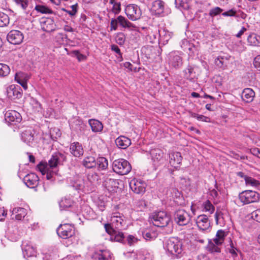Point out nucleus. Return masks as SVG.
<instances>
[{
    "mask_svg": "<svg viewBox=\"0 0 260 260\" xmlns=\"http://www.w3.org/2000/svg\"><path fill=\"white\" fill-rule=\"evenodd\" d=\"M66 160V155L57 152L52 155L48 163L41 161L37 165V167L43 175L46 174L47 180L53 181L55 179L54 176L57 174V167L62 165Z\"/></svg>",
    "mask_w": 260,
    "mask_h": 260,
    "instance_id": "1",
    "label": "nucleus"
},
{
    "mask_svg": "<svg viewBox=\"0 0 260 260\" xmlns=\"http://www.w3.org/2000/svg\"><path fill=\"white\" fill-rule=\"evenodd\" d=\"M164 248L173 258H179L182 256V243L177 238L172 237L168 239Z\"/></svg>",
    "mask_w": 260,
    "mask_h": 260,
    "instance_id": "2",
    "label": "nucleus"
},
{
    "mask_svg": "<svg viewBox=\"0 0 260 260\" xmlns=\"http://www.w3.org/2000/svg\"><path fill=\"white\" fill-rule=\"evenodd\" d=\"M150 218L153 225L158 227L166 226L171 221L170 216L163 211L152 213Z\"/></svg>",
    "mask_w": 260,
    "mask_h": 260,
    "instance_id": "3",
    "label": "nucleus"
},
{
    "mask_svg": "<svg viewBox=\"0 0 260 260\" xmlns=\"http://www.w3.org/2000/svg\"><path fill=\"white\" fill-rule=\"evenodd\" d=\"M238 198L243 205L258 202L260 199V194L256 191L246 190L239 194Z\"/></svg>",
    "mask_w": 260,
    "mask_h": 260,
    "instance_id": "4",
    "label": "nucleus"
},
{
    "mask_svg": "<svg viewBox=\"0 0 260 260\" xmlns=\"http://www.w3.org/2000/svg\"><path fill=\"white\" fill-rule=\"evenodd\" d=\"M112 169L114 172L121 175H126L129 173L132 167L129 162L123 158L115 160L112 164Z\"/></svg>",
    "mask_w": 260,
    "mask_h": 260,
    "instance_id": "5",
    "label": "nucleus"
},
{
    "mask_svg": "<svg viewBox=\"0 0 260 260\" xmlns=\"http://www.w3.org/2000/svg\"><path fill=\"white\" fill-rule=\"evenodd\" d=\"M123 28H127L133 29L136 26L130 22L126 18L120 15L117 18H112L110 22L111 30H116L117 29L118 24Z\"/></svg>",
    "mask_w": 260,
    "mask_h": 260,
    "instance_id": "6",
    "label": "nucleus"
},
{
    "mask_svg": "<svg viewBox=\"0 0 260 260\" xmlns=\"http://www.w3.org/2000/svg\"><path fill=\"white\" fill-rule=\"evenodd\" d=\"M111 227L117 230H121L126 226V222L124 216L117 212L113 213L111 217Z\"/></svg>",
    "mask_w": 260,
    "mask_h": 260,
    "instance_id": "7",
    "label": "nucleus"
},
{
    "mask_svg": "<svg viewBox=\"0 0 260 260\" xmlns=\"http://www.w3.org/2000/svg\"><path fill=\"white\" fill-rule=\"evenodd\" d=\"M175 222L180 226H183L188 224L191 220L189 214L183 209H178L174 214Z\"/></svg>",
    "mask_w": 260,
    "mask_h": 260,
    "instance_id": "8",
    "label": "nucleus"
},
{
    "mask_svg": "<svg viewBox=\"0 0 260 260\" xmlns=\"http://www.w3.org/2000/svg\"><path fill=\"white\" fill-rule=\"evenodd\" d=\"M125 13L128 19L132 21L139 19L142 15L140 7L135 4L128 5L125 8Z\"/></svg>",
    "mask_w": 260,
    "mask_h": 260,
    "instance_id": "9",
    "label": "nucleus"
},
{
    "mask_svg": "<svg viewBox=\"0 0 260 260\" xmlns=\"http://www.w3.org/2000/svg\"><path fill=\"white\" fill-rule=\"evenodd\" d=\"M168 62L170 66L175 69H178L183 64L181 53L178 51L172 52L168 55Z\"/></svg>",
    "mask_w": 260,
    "mask_h": 260,
    "instance_id": "10",
    "label": "nucleus"
},
{
    "mask_svg": "<svg viewBox=\"0 0 260 260\" xmlns=\"http://www.w3.org/2000/svg\"><path fill=\"white\" fill-rule=\"evenodd\" d=\"M129 185L132 190L137 194H143L146 190V183L140 179L134 178L131 180Z\"/></svg>",
    "mask_w": 260,
    "mask_h": 260,
    "instance_id": "11",
    "label": "nucleus"
},
{
    "mask_svg": "<svg viewBox=\"0 0 260 260\" xmlns=\"http://www.w3.org/2000/svg\"><path fill=\"white\" fill-rule=\"evenodd\" d=\"M56 231L58 235L62 239L71 238L75 234L73 226L69 224H60Z\"/></svg>",
    "mask_w": 260,
    "mask_h": 260,
    "instance_id": "12",
    "label": "nucleus"
},
{
    "mask_svg": "<svg viewBox=\"0 0 260 260\" xmlns=\"http://www.w3.org/2000/svg\"><path fill=\"white\" fill-rule=\"evenodd\" d=\"M23 34L18 30H12L7 35L8 41L12 44H20L23 41Z\"/></svg>",
    "mask_w": 260,
    "mask_h": 260,
    "instance_id": "13",
    "label": "nucleus"
},
{
    "mask_svg": "<svg viewBox=\"0 0 260 260\" xmlns=\"http://www.w3.org/2000/svg\"><path fill=\"white\" fill-rule=\"evenodd\" d=\"M105 229L106 231L109 234L111 235L110 240L111 241H115L118 242H122L123 241L124 236L121 232H119V231H116L113 229L109 223L105 224Z\"/></svg>",
    "mask_w": 260,
    "mask_h": 260,
    "instance_id": "14",
    "label": "nucleus"
},
{
    "mask_svg": "<svg viewBox=\"0 0 260 260\" xmlns=\"http://www.w3.org/2000/svg\"><path fill=\"white\" fill-rule=\"evenodd\" d=\"M114 174L112 172H109L103 177V185L108 190H112L113 187H117L118 181L113 178Z\"/></svg>",
    "mask_w": 260,
    "mask_h": 260,
    "instance_id": "15",
    "label": "nucleus"
},
{
    "mask_svg": "<svg viewBox=\"0 0 260 260\" xmlns=\"http://www.w3.org/2000/svg\"><path fill=\"white\" fill-rule=\"evenodd\" d=\"M196 223L201 231L207 232L210 231V222L207 215L202 214L198 216L196 219Z\"/></svg>",
    "mask_w": 260,
    "mask_h": 260,
    "instance_id": "16",
    "label": "nucleus"
},
{
    "mask_svg": "<svg viewBox=\"0 0 260 260\" xmlns=\"http://www.w3.org/2000/svg\"><path fill=\"white\" fill-rule=\"evenodd\" d=\"M5 119L10 124H16L22 120L20 113L13 110L7 111L5 114Z\"/></svg>",
    "mask_w": 260,
    "mask_h": 260,
    "instance_id": "17",
    "label": "nucleus"
},
{
    "mask_svg": "<svg viewBox=\"0 0 260 260\" xmlns=\"http://www.w3.org/2000/svg\"><path fill=\"white\" fill-rule=\"evenodd\" d=\"M39 181L38 176L33 173L27 174L23 178L24 183L30 188L36 187L39 184Z\"/></svg>",
    "mask_w": 260,
    "mask_h": 260,
    "instance_id": "18",
    "label": "nucleus"
},
{
    "mask_svg": "<svg viewBox=\"0 0 260 260\" xmlns=\"http://www.w3.org/2000/svg\"><path fill=\"white\" fill-rule=\"evenodd\" d=\"M7 93L9 98L11 100L20 99L21 98V89L19 86L11 85L7 88Z\"/></svg>",
    "mask_w": 260,
    "mask_h": 260,
    "instance_id": "19",
    "label": "nucleus"
},
{
    "mask_svg": "<svg viewBox=\"0 0 260 260\" xmlns=\"http://www.w3.org/2000/svg\"><path fill=\"white\" fill-rule=\"evenodd\" d=\"M22 250L23 257L27 259L29 257L36 255V250L31 244L26 241L23 242L22 244Z\"/></svg>",
    "mask_w": 260,
    "mask_h": 260,
    "instance_id": "20",
    "label": "nucleus"
},
{
    "mask_svg": "<svg viewBox=\"0 0 260 260\" xmlns=\"http://www.w3.org/2000/svg\"><path fill=\"white\" fill-rule=\"evenodd\" d=\"M35 131L30 127H27L21 132L22 140L26 144L30 145L34 140Z\"/></svg>",
    "mask_w": 260,
    "mask_h": 260,
    "instance_id": "21",
    "label": "nucleus"
},
{
    "mask_svg": "<svg viewBox=\"0 0 260 260\" xmlns=\"http://www.w3.org/2000/svg\"><path fill=\"white\" fill-rule=\"evenodd\" d=\"M42 29L46 32H51L55 29L54 20L50 18H43L40 21Z\"/></svg>",
    "mask_w": 260,
    "mask_h": 260,
    "instance_id": "22",
    "label": "nucleus"
},
{
    "mask_svg": "<svg viewBox=\"0 0 260 260\" xmlns=\"http://www.w3.org/2000/svg\"><path fill=\"white\" fill-rule=\"evenodd\" d=\"M73 186L77 190L85 189L89 191L90 184H87L86 182H84L82 176L78 175L74 177Z\"/></svg>",
    "mask_w": 260,
    "mask_h": 260,
    "instance_id": "23",
    "label": "nucleus"
},
{
    "mask_svg": "<svg viewBox=\"0 0 260 260\" xmlns=\"http://www.w3.org/2000/svg\"><path fill=\"white\" fill-rule=\"evenodd\" d=\"M196 69L197 67L195 66L188 64L183 71L184 78L188 80L194 82L196 79H197Z\"/></svg>",
    "mask_w": 260,
    "mask_h": 260,
    "instance_id": "24",
    "label": "nucleus"
},
{
    "mask_svg": "<svg viewBox=\"0 0 260 260\" xmlns=\"http://www.w3.org/2000/svg\"><path fill=\"white\" fill-rule=\"evenodd\" d=\"M94 260H109L111 258V252L107 249L96 250L92 254Z\"/></svg>",
    "mask_w": 260,
    "mask_h": 260,
    "instance_id": "25",
    "label": "nucleus"
},
{
    "mask_svg": "<svg viewBox=\"0 0 260 260\" xmlns=\"http://www.w3.org/2000/svg\"><path fill=\"white\" fill-rule=\"evenodd\" d=\"M70 151L75 157H80L83 156L84 150L81 144L78 142H75L71 144Z\"/></svg>",
    "mask_w": 260,
    "mask_h": 260,
    "instance_id": "26",
    "label": "nucleus"
},
{
    "mask_svg": "<svg viewBox=\"0 0 260 260\" xmlns=\"http://www.w3.org/2000/svg\"><path fill=\"white\" fill-rule=\"evenodd\" d=\"M169 162L171 166L176 169L179 167V165H180L182 159V156L180 152H174L170 153L169 155Z\"/></svg>",
    "mask_w": 260,
    "mask_h": 260,
    "instance_id": "27",
    "label": "nucleus"
},
{
    "mask_svg": "<svg viewBox=\"0 0 260 260\" xmlns=\"http://www.w3.org/2000/svg\"><path fill=\"white\" fill-rule=\"evenodd\" d=\"M159 34L158 41L160 44L164 45L167 44L169 40L172 38V33L165 28H161L158 30Z\"/></svg>",
    "mask_w": 260,
    "mask_h": 260,
    "instance_id": "28",
    "label": "nucleus"
},
{
    "mask_svg": "<svg viewBox=\"0 0 260 260\" xmlns=\"http://www.w3.org/2000/svg\"><path fill=\"white\" fill-rule=\"evenodd\" d=\"M115 142L118 148L125 149L131 144V140L125 136H120L116 138Z\"/></svg>",
    "mask_w": 260,
    "mask_h": 260,
    "instance_id": "29",
    "label": "nucleus"
},
{
    "mask_svg": "<svg viewBox=\"0 0 260 260\" xmlns=\"http://www.w3.org/2000/svg\"><path fill=\"white\" fill-rule=\"evenodd\" d=\"M12 219L17 220H21L27 214V211L25 209L21 207H16L13 209Z\"/></svg>",
    "mask_w": 260,
    "mask_h": 260,
    "instance_id": "30",
    "label": "nucleus"
},
{
    "mask_svg": "<svg viewBox=\"0 0 260 260\" xmlns=\"http://www.w3.org/2000/svg\"><path fill=\"white\" fill-rule=\"evenodd\" d=\"M14 2L17 6L20 7L24 11L27 18H28L29 16H32L34 11L32 12L26 11L27 8L30 5L29 0H14Z\"/></svg>",
    "mask_w": 260,
    "mask_h": 260,
    "instance_id": "31",
    "label": "nucleus"
},
{
    "mask_svg": "<svg viewBox=\"0 0 260 260\" xmlns=\"http://www.w3.org/2000/svg\"><path fill=\"white\" fill-rule=\"evenodd\" d=\"M165 3L161 0H156L152 3V10L156 15H161L164 13Z\"/></svg>",
    "mask_w": 260,
    "mask_h": 260,
    "instance_id": "32",
    "label": "nucleus"
},
{
    "mask_svg": "<svg viewBox=\"0 0 260 260\" xmlns=\"http://www.w3.org/2000/svg\"><path fill=\"white\" fill-rule=\"evenodd\" d=\"M254 96V91L249 88L244 89L241 94L242 99L246 103H250L253 101Z\"/></svg>",
    "mask_w": 260,
    "mask_h": 260,
    "instance_id": "33",
    "label": "nucleus"
},
{
    "mask_svg": "<svg viewBox=\"0 0 260 260\" xmlns=\"http://www.w3.org/2000/svg\"><path fill=\"white\" fill-rule=\"evenodd\" d=\"M150 154L154 165H156L162 160L164 153L159 149H154L150 150Z\"/></svg>",
    "mask_w": 260,
    "mask_h": 260,
    "instance_id": "34",
    "label": "nucleus"
},
{
    "mask_svg": "<svg viewBox=\"0 0 260 260\" xmlns=\"http://www.w3.org/2000/svg\"><path fill=\"white\" fill-rule=\"evenodd\" d=\"M231 56L219 55L215 59V63L216 65L222 69H225L227 67V61L230 59Z\"/></svg>",
    "mask_w": 260,
    "mask_h": 260,
    "instance_id": "35",
    "label": "nucleus"
},
{
    "mask_svg": "<svg viewBox=\"0 0 260 260\" xmlns=\"http://www.w3.org/2000/svg\"><path fill=\"white\" fill-rule=\"evenodd\" d=\"M88 123L93 132H101L103 129V125L102 123L98 120L94 119H89L88 120Z\"/></svg>",
    "mask_w": 260,
    "mask_h": 260,
    "instance_id": "36",
    "label": "nucleus"
},
{
    "mask_svg": "<svg viewBox=\"0 0 260 260\" xmlns=\"http://www.w3.org/2000/svg\"><path fill=\"white\" fill-rule=\"evenodd\" d=\"M96 160L95 157L91 156H86L83 160L82 164L86 168L91 169L96 166Z\"/></svg>",
    "mask_w": 260,
    "mask_h": 260,
    "instance_id": "37",
    "label": "nucleus"
},
{
    "mask_svg": "<svg viewBox=\"0 0 260 260\" xmlns=\"http://www.w3.org/2000/svg\"><path fill=\"white\" fill-rule=\"evenodd\" d=\"M225 236V232L222 230H219L217 231L215 237L211 240L217 245H221L224 241Z\"/></svg>",
    "mask_w": 260,
    "mask_h": 260,
    "instance_id": "38",
    "label": "nucleus"
},
{
    "mask_svg": "<svg viewBox=\"0 0 260 260\" xmlns=\"http://www.w3.org/2000/svg\"><path fill=\"white\" fill-rule=\"evenodd\" d=\"M247 42L249 45L260 46V36L251 33L247 37Z\"/></svg>",
    "mask_w": 260,
    "mask_h": 260,
    "instance_id": "39",
    "label": "nucleus"
},
{
    "mask_svg": "<svg viewBox=\"0 0 260 260\" xmlns=\"http://www.w3.org/2000/svg\"><path fill=\"white\" fill-rule=\"evenodd\" d=\"M145 252V250H141L138 251L137 253L132 251L127 252L126 253H124V254L127 257L130 256L133 257L134 260H145L146 258Z\"/></svg>",
    "mask_w": 260,
    "mask_h": 260,
    "instance_id": "40",
    "label": "nucleus"
},
{
    "mask_svg": "<svg viewBox=\"0 0 260 260\" xmlns=\"http://www.w3.org/2000/svg\"><path fill=\"white\" fill-rule=\"evenodd\" d=\"M87 179L88 181L86 182V183L88 184H90L89 191H90L92 188V184L97 182L100 179V178L97 173L91 172L88 174Z\"/></svg>",
    "mask_w": 260,
    "mask_h": 260,
    "instance_id": "41",
    "label": "nucleus"
},
{
    "mask_svg": "<svg viewBox=\"0 0 260 260\" xmlns=\"http://www.w3.org/2000/svg\"><path fill=\"white\" fill-rule=\"evenodd\" d=\"M220 246L217 245L211 239H209L207 246V250L211 253H220L221 252Z\"/></svg>",
    "mask_w": 260,
    "mask_h": 260,
    "instance_id": "42",
    "label": "nucleus"
},
{
    "mask_svg": "<svg viewBox=\"0 0 260 260\" xmlns=\"http://www.w3.org/2000/svg\"><path fill=\"white\" fill-rule=\"evenodd\" d=\"M71 126L76 131H82L84 128L85 124L83 121L79 118H76L74 119L71 124Z\"/></svg>",
    "mask_w": 260,
    "mask_h": 260,
    "instance_id": "43",
    "label": "nucleus"
},
{
    "mask_svg": "<svg viewBox=\"0 0 260 260\" xmlns=\"http://www.w3.org/2000/svg\"><path fill=\"white\" fill-rule=\"evenodd\" d=\"M96 164L99 170H105L108 166V160L104 157L98 158L96 159Z\"/></svg>",
    "mask_w": 260,
    "mask_h": 260,
    "instance_id": "44",
    "label": "nucleus"
},
{
    "mask_svg": "<svg viewBox=\"0 0 260 260\" xmlns=\"http://www.w3.org/2000/svg\"><path fill=\"white\" fill-rule=\"evenodd\" d=\"M175 5L176 8L181 11L187 10L189 8L187 0H175Z\"/></svg>",
    "mask_w": 260,
    "mask_h": 260,
    "instance_id": "45",
    "label": "nucleus"
},
{
    "mask_svg": "<svg viewBox=\"0 0 260 260\" xmlns=\"http://www.w3.org/2000/svg\"><path fill=\"white\" fill-rule=\"evenodd\" d=\"M73 204V202L70 199L64 198L61 200L59 203V206L61 209L66 210L71 207Z\"/></svg>",
    "mask_w": 260,
    "mask_h": 260,
    "instance_id": "46",
    "label": "nucleus"
},
{
    "mask_svg": "<svg viewBox=\"0 0 260 260\" xmlns=\"http://www.w3.org/2000/svg\"><path fill=\"white\" fill-rule=\"evenodd\" d=\"M35 10L38 13L42 14H52V11L48 7L40 5H37L35 6Z\"/></svg>",
    "mask_w": 260,
    "mask_h": 260,
    "instance_id": "47",
    "label": "nucleus"
},
{
    "mask_svg": "<svg viewBox=\"0 0 260 260\" xmlns=\"http://www.w3.org/2000/svg\"><path fill=\"white\" fill-rule=\"evenodd\" d=\"M10 72V67L6 64L0 63V77L7 76Z\"/></svg>",
    "mask_w": 260,
    "mask_h": 260,
    "instance_id": "48",
    "label": "nucleus"
},
{
    "mask_svg": "<svg viewBox=\"0 0 260 260\" xmlns=\"http://www.w3.org/2000/svg\"><path fill=\"white\" fill-rule=\"evenodd\" d=\"M9 17L6 14L0 12V27H4L9 23Z\"/></svg>",
    "mask_w": 260,
    "mask_h": 260,
    "instance_id": "49",
    "label": "nucleus"
},
{
    "mask_svg": "<svg viewBox=\"0 0 260 260\" xmlns=\"http://www.w3.org/2000/svg\"><path fill=\"white\" fill-rule=\"evenodd\" d=\"M143 238L146 240H152L156 237V234L155 232L145 230L142 233Z\"/></svg>",
    "mask_w": 260,
    "mask_h": 260,
    "instance_id": "50",
    "label": "nucleus"
},
{
    "mask_svg": "<svg viewBox=\"0 0 260 260\" xmlns=\"http://www.w3.org/2000/svg\"><path fill=\"white\" fill-rule=\"evenodd\" d=\"M203 207L205 211L208 212L210 214L213 213L214 211V207L209 200H207L203 203Z\"/></svg>",
    "mask_w": 260,
    "mask_h": 260,
    "instance_id": "51",
    "label": "nucleus"
},
{
    "mask_svg": "<svg viewBox=\"0 0 260 260\" xmlns=\"http://www.w3.org/2000/svg\"><path fill=\"white\" fill-rule=\"evenodd\" d=\"M245 183L247 186H251L253 187H257L260 185V182L258 180L248 176L246 178Z\"/></svg>",
    "mask_w": 260,
    "mask_h": 260,
    "instance_id": "52",
    "label": "nucleus"
},
{
    "mask_svg": "<svg viewBox=\"0 0 260 260\" xmlns=\"http://www.w3.org/2000/svg\"><path fill=\"white\" fill-rule=\"evenodd\" d=\"M158 31L155 30L154 32L151 31L149 32L148 35L146 36V39L151 43H154L156 41H158L157 36Z\"/></svg>",
    "mask_w": 260,
    "mask_h": 260,
    "instance_id": "53",
    "label": "nucleus"
},
{
    "mask_svg": "<svg viewBox=\"0 0 260 260\" xmlns=\"http://www.w3.org/2000/svg\"><path fill=\"white\" fill-rule=\"evenodd\" d=\"M190 116L192 117L196 118L199 121H204V122H210V118L209 117L204 116L203 115H199L196 113L191 112L190 114Z\"/></svg>",
    "mask_w": 260,
    "mask_h": 260,
    "instance_id": "54",
    "label": "nucleus"
},
{
    "mask_svg": "<svg viewBox=\"0 0 260 260\" xmlns=\"http://www.w3.org/2000/svg\"><path fill=\"white\" fill-rule=\"evenodd\" d=\"M111 9L109 11V12H111L115 15L118 14L121 12V3L120 2H117L113 4Z\"/></svg>",
    "mask_w": 260,
    "mask_h": 260,
    "instance_id": "55",
    "label": "nucleus"
},
{
    "mask_svg": "<svg viewBox=\"0 0 260 260\" xmlns=\"http://www.w3.org/2000/svg\"><path fill=\"white\" fill-rule=\"evenodd\" d=\"M29 76L24 73L18 72L16 73L15 76V80L16 82H20V81L24 80H28Z\"/></svg>",
    "mask_w": 260,
    "mask_h": 260,
    "instance_id": "56",
    "label": "nucleus"
},
{
    "mask_svg": "<svg viewBox=\"0 0 260 260\" xmlns=\"http://www.w3.org/2000/svg\"><path fill=\"white\" fill-rule=\"evenodd\" d=\"M222 11L223 9L218 7H216L210 10L209 15L210 17H214L220 14Z\"/></svg>",
    "mask_w": 260,
    "mask_h": 260,
    "instance_id": "57",
    "label": "nucleus"
},
{
    "mask_svg": "<svg viewBox=\"0 0 260 260\" xmlns=\"http://www.w3.org/2000/svg\"><path fill=\"white\" fill-rule=\"evenodd\" d=\"M116 42L120 45H123L125 41V36L123 33H118L115 37Z\"/></svg>",
    "mask_w": 260,
    "mask_h": 260,
    "instance_id": "58",
    "label": "nucleus"
},
{
    "mask_svg": "<svg viewBox=\"0 0 260 260\" xmlns=\"http://www.w3.org/2000/svg\"><path fill=\"white\" fill-rule=\"evenodd\" d=\"M111 49L112 51L115 52L118 55V59L119 61L122 60V53L119 47L115 44H112L111 46Z\"/></svg>",
    "mask_w": 260,
    "mask_h": 260,
    "instance_id": "59",
    "label": "nucleus"
},
{
    "mask_svg": "<svg viewBox=\"0 0 260 260\" xmlns=\"http://www.w3.org/2000/svg\"><path fill=\"white\" fill-rule=\"evenodd\" d=\"M135 205L138 208V210L142 211L144 209L146 206L145 200H140L135 202Z\"/></svg>",
    "mask_w": 260,
    "mask_h": 260,
    "instance_id": "60",
    "label": "nucleus"
},
{
    "mask_svg": "<svg viewBox=\"0 0 260 260\" xmlns=\"http://www.w3.org/2000/svg\"><path fill=\"white\" fill-rule=\"evenodd\" d=\"M252 218L260 223V209L255 210L251 213Z\"/></svg>",
    "mask_w": 260,
    "mask_h": 260,
    "instance_id": "61",
    "label": "nucleus"
},
{
    "mask_svg": "<svg viewBox=\"0 0 260 260\" xmlns=\"http://www.w3.org/2000/svg\"><path fill=\"white\" fill-rule=\"evenodd\" d=\"M127 243L129 245H132L137 243L138 241V239L133 235H128L126 238Z\"/></svg>",
    "mask_w": 260,
    "mask_h": 260,
    "instance_id": "62",
    "label": "nucleus"
},
{
    "mask_svg": "<svg viewBox=\"0 0 260 260\" xmlns=\"http://www.w3.org/2000/svg\"><path fill=\"white\" fill-rule=\"evenodd\" d=\"M222 15L224 17H235L236 10L234 9H232L228 11L223 12Z\"/></svg>",
    "mask_w": 260,
    "mask_h": 260,
    "instance_id": "63",
    "label": "nucleus"
},
{
    "mask_svg": "<svg viewBox=\"0 0 260 260\" xmlns=\"http://www.w3.org/2000/svg\"><path fill=\"white\" fill-rule=\"evenodd\" d=\"M253 65L255 68L260 71V55L256 56L254 58Z\"/></svg>",
    "mask_w": 260,
    "mask_h": 260,
    "instance_id": "64",
    "label": "nucleus"
}]
</instances>
